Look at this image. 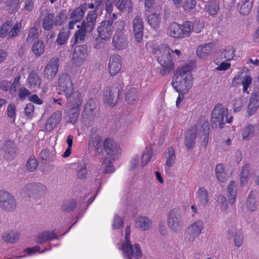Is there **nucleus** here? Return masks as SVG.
Returning a JSON list of instances; mask_svg holds the SVG:
<instances>
[{
    "instance_id": "f257e3e1",
    "label": "nucleus",
    "mask_w": 259,
    "mask_h": 259,
    "mask_svg": "<svg viewBox=\"0 0 259 259\" xmlns=\"http://www.w3.org/2000/svg\"><path fill=\"white\" fill-rule=\"evenodd\" d=\"M145 47L148 51L157 55V61L160 65L159 72L161 76L168 75L174 70L175 63L171 59V52L172 51L168 45L162 44L157 45L153 41H148Z\"/></svg>"
},
{
    "instance_id": "f03ea898",
    "label": "nucleus",
    "mask_w": 259,
    "mask_h": 259,
    "mask_svg": "<svg viewBox=\"0 0 259 259\" xmlns=\"http://www.w3.org/2000/svg\"><path fill=\"white\" fill-rule=\"evenodd\" d=\"M174 76L175 80L171 82L172 87L181 95L187 94L193 85V77L190 66L186 65L178 68Z\"/></svg>"
},
{
    "instance_id": "7ed1b4c3",
    "label": "nucleus",
    "mask_w": 259,
    "mask_h": 259,
    "mask_svg": "<svg viewBox=\"0 0 259 259\" xmlns=\"http://www.w3.org/2000/svg\"><path fill=\"white\" fill-rule=\"evenodd\" d=\"M131 227L127 226L125 230V241L121 244V250L124 256L126 259H132L134 257L136 259H139L142 256V252L140 245L135 243L132 245L130 239Z\"/></svg>"
},
{
    "instance_id": "20e7f679",
    "label": "nucleus",
    "mask_w": 259,
    "mask_h": 259,
    "mask_svg": "<svg viewBox=\"0 0 259 259\" xmlns=\"http://www.w3.org/2000/svg\"><path fill=\"white\" fill-rule=\"evenodd\" d=\"M228 109L220 103H218L214 107L211 114V123L212 127L219 126L222 128L225 124L230 123L232 121L233 116L228 117Z\"/></svg>"
},
{
    "instance_id": "39448f33",
    "label": "nucleus",
    "mask_w": 259,
    "mask_h": 259,
    "mask_svg": "<svg viewBox=\"0 0 259 259\" xmlns=\"http://www.w3.org/2000/svg\"><path fill=\"white\" fill-rule=\"evenodd\" d=\"M193 29L191 21H186L182 25L173 22L168 25L167 33L168 35L175 38H183L190 35Z\"/></svg>"
},
{
    "instance_id": "423d86ee",
    "label": "nucleus",
    "mask_w": 259,
    "mask_h": 259,
    "mask_svg": "<svg viewBox=\"0 0 259 259\" xmlns=\"http://www.w3.org/2000/svg\"><path fill=\"white\" fill-rule=\"evenodd\" d=\"M122 88V85L119 83H115L111 87L106 88L104 96L105 103L112 107L114 106L120 97Z\"/></svg>"
},
{
    "instance_id": "0eeeda50",
    "label": "nucleus",
    "mask_w": 259,
    "mask_h": 259,
    "mask_svg": "<svg viewBox=\"0 0 259 259\" xmlns=\"http://www.w3.org/2000/svg\"><path fill=\"white\" fill-rule=\"evenodd\" d=\"M12 22L7 21L5 22L0 28V36L5 37L8 35V38L15 37L20 32L21 28V23H16L13 27Z\"/></svg>"
},
{
    "instance_id": "6e6552de",
    "label": "nucleus",
    "mask_w": 259,
    "mask_h": 259,
    "mask_svg": "<svg viewBox=\"0 0 259 259\" xmlns=\"http://www.w3.org/2000/svg\"><path fill=\"white\" fill-rule=\"evenodd\" d=\"M58 94L66 95L74 89L71 77L66 73H62L58 80Z\"/></svg>"
},
{
    "instance_id": "1a4fd4ad",
    "label": "nucleus",
    "mask_w": 259,
    "mask_h": 259,
    "mask_svg": "<svg viewBox=\"0 0 259 259\" xmlns=\"http://www.w3.org/2000/svg\"><path fill=\"white\" fill-rule=\"evenodd\" d=\"M0 206L7 211H13L16 207V201L10 193L1 190L0 191Z\"/></svg>"
},
{
    "instance_id": "9d476101",
    "label": "nucleus",
    "mask_w": 259,
    "mask_h": 259,
    "mask_svg": "<svg viewBox=\"0 0 259 259\" xmlns=\"http://www.w3.org/2000/svg\"><path fill=\"white\" fill-rule=\"evenodd\" d=\"M97 102L93 99H89L85 104L82 112V117L84 120L93 121L96 116Z\"/></svg>"
},
{
    "instance_id": "9b49d317",
    "label": "nucleus",
    "mask_w": 259,
    "mask_h": 259,
    "mask_svg": "<svg viewBox=\"0 0 259 259\" xmlns=\"http://www.w3.org/2000/svg\"><path fill=\"white\" fill-rule=\"evenodd\" d=\"M114 27L112 21L106 20L101 22L100 25L97 27V32L99 37L103 40L109 39L113 33Z\"/></svg>"
},
{
    "instance_id": "f8f14e48",
    "label": "nucleus",
    "mask_w": 259,
    "mask_h": 259,
    "mask_svg": "<svg viewBox=\"0 0 259 259\" xmlns=\"http://www.w3.org/2000/svg\"><path fill=\"white\" fill-rule=\"evenodd\" d=\"M67 100V105L68 108L80 107L82 101L81 93L74 89L64 95Z\"/></svg>"
},
{
    "instance_id": "ddd939ff",
    "label": "nucleus",
    "mask_w": 259,
    "mask_h": 259,
    "mask_svg": "<svg viewBox=\"0 0 259 259\" xmlns=\"http://www.w3.org/2000/svg\"><path fill=\"white\" fill-rule=\"evenodd\" d=\"M88 56L87 47L84 45L76 46L73 52V63L76 66H80Z\"/></svg>"
},
{
    "instance_id": "4468645a",
    "label": "nucleus",
    "mask_w": 259,
    "mask_h": 259,
    "mask_svg": "<svg viewBox=\"0 0 259 259\" xmlns=\"http://www.w3.org/2000/svg\"><path fill=\"white\" fill-rule=\"evenodd\" d=\"M204 228V223L198 220L190 226L187 229V238L189 241H193L202 232Z\"/></svg>"
},
{
    "instance_id": "2eb2a0df",
    "label": "nucleus",
    "mask_w": 259,
    "mask_h": 259,
    "mask_svg": "<svg viewBox=\"0 0 259 259\" xmlns=\"http://www.w3.org/2000/svg\"><path fill=\"white\" fill-rule=\"evenodd\" d=\"M59 59L53 58L46 65L44 70V76L47 79H53L57 74L59 68Z\"/></svg>"
},
{
    "instance_id": "dca6fc26",
    "label": "nucleus",
    "mask_w": 259,
    "mask_h": 259,
    "mask_svg": "<svg viewBox=\"0 0 259 259\" xmlns=\"http://www.w3.org/2000/svg\"><path fill=\"white\" fill-rule=\"evenodd\" d=\"M88 149L89 150H94L96 156L100 155L103 151V142L99 135L90 136L89 139Z\"/></svg>"
},
{
    "instance_id": "f3484780",
    "label": "nucleus",
    "mask_w": 259,
    "mask_h": 259,
    "mask_svg": "<svg viewBox=\"0 0 259 259\" xmlns=\"http://www.w3.org/2000/svg\"><path fill=\"white\" fill-rule=\"evenodd\" d=\"M104 150L110 158L114 159V155L120 151L119 146L112 139L106 138L103 141Z\"/></svg>"
},
{
    "instance_id": "a211bd4d",
    "label": "nucleus",
    "mask_w": 259,
    "mask_h": 259,
    "mask_svg": "<svg viewBox=\"0 0 259 259\" xmlns=\"http://www.w3.org/2000/svg\"><path fill=\"white\" fill-rule=\"evenodd\" d=\"M122 67L121 56L118 55H112L108 63V72L112 76L116 75L120 70Z\"/></svg>"
},
{
    "instance_id": "6ab92c4d",
    "label": "nucleus",
    "mask_w": 259,
    "mask_h": 259,
    "mask_svg": "<svg viewBox=\"0 0 259 259\" xmlns=\"http://www.w3.org/2000/svg\"><path fill=\"white\" fill-rule=\"evenodd\" d=\"M133 30L137 41L140 42L143 37L144 23L139 16L135 17L133 20Z\"/></svg>"
},
{
    "instance_id": "aec40b11",
    "label": "nucleus",
    "mask_w": 259,
    "mask_h": 259,
    "mask_svg": "<svg viewBox=\"0 0 259 259\" xmlns=\"http://www.w3.org/2000/svg\"><path fill=\"white\" fill-rule=\"evenodd\" d=\"M45 190L46 187L44 185L30 184L23 188L21 194L23 197L26 198L28 195V197L30 198L32 194L33 195L34 194H40V191H43Z\"/></svg>"
},
{
    "instance_id": "412c9836",
    "label": "nucleus",
    "mask_w": 259,
    "mask_h": 259,
    "mask_svg": "<svg viewBox=\"0 0 259 259\" xmlns=\"http://www.w3.org/2000/svg\"><path fill=\"white\" fill-rule=\"evenodd\" d=\"M181 218L179 216V210L175 208L172 209L168 217V225L170 228L177 230L181 226Z\"/></svg>"
},
{
    "instance_id": "4be33fe9",
    "label": "nucleus",
    "mask_w": 259,
    "mask_h": 259,
    "mask_svg": "<svg viewBox=\"0 0 259 259\" xmlns=\"http://www.w3.org/2000/svg\"><path fill=\"white\" fill-rule=\"evenodd\" d=\"M197 133V128L196 125L191 126L187 130L185 135V144L188 149H191L194 147Z\"/></svg>"
},
{
    "instance_id": "5701e85b",
    "label": "nucleus",
    "mask_w": 259,
    "mask_h": 259,
    "mask_svg": "<svg viewBox=\"0 0 259 259\" xmlns=\"http://www.w3.org/2000/svg\"><path fill=\"white\" fill-rule=\"evenodd\" d=\"M62 118V113L60 111H56L47 120L45 130L48 132L52 131L60 122Z\"/></svg>"
},
{
    "instance_id": "b1692460",
    "label": "nucleus",
    "mask_w": 259,
    "mask_h": 259,
    "mask_svg": "<svg viewBox=\"0 0 259 259\" xmlns=\"http://www.w3.org/2000/svg\"><path fill=\"white\" fill-rule=\"evenodd\" d=\"M112 44L116 49L121 50L126 48L128 41L124 35L117 32L113 37Z\"/></svg>"
},
{
    "instance_id": "393cba45",
    "label": "nucleus",
    "mask_w": 259,
    "mask_h": 259,
    "mask_svg": "<svg viewBox=\"0 0 259 259\" xmlns=\"http://www.w3.org/2000/svg\"><path fill=\"white\" fill-rule=\"evenodd\" d=\"M77 28H78L74 33V44H76L78 42H82L85 38L87 33L91 32L92 31L87 30L85 26V21H83L81 25H78Z\"/></svg>"
},
{
    "instance_id": "a878e982",
    "label": "nucleus",
    "mask_w": 259,
    "mask_h": 259,
    "mask_svg": "<svg viewBox=\"0 0 259 259\" xmlns=\"http://www.w3.org/2000/svg\"><path fill=\"white\" fill-rule=\"evenodd\" d=\"M44 16L42 19V26L46 30H51L54 23V15L53 13H50L47 10L42 11L41 17Z\"/></svg>"
},
{
    "instance_id": "bb28decb",
    "label": "nucleus",
    "mask_w": 259,
    "mask_h": 259,
    "mask_svg": "<svg viewBox=\"0 0 259 259\" xmlns=\"http://www.w3.org/2000/svg\"><path fill=\"white\" fill-rule=\"evenodd\" d=\"M252 0H239L237 7L238 11L241 15H248L252 9Z\"/></svg>"
},
{
    "instance_id": "cd10ccee",
    "label": "nucleus",
    "mask_w": 259,
    "mask_h": 259,
    "mask_svg": "<svg viewBox=\"0 0 259 259\" xmlns=\"http://www.w3.org/2000/svg\"><path fill=\"white\" fill-rule=\"evenodd\" d=\"M4 156L7 159L13 158L16 153V147L13 141H7L3 146Z\"/></svg>"
},
{
    "instance_id": "c85d7f7f",
    "label": "nucleus",
    "mask_w": 259,
    "mask_h": 259,
    "mask_svg": "<svg viewBox=\"0 0 259 259\" xmlns=\"http://www.w3.org/2000/svg\"><path fill=\"white\" fill-rule=\"evenodd\" d=\"M27 82L31 89H39L41 83V80L38 74L34 71L30 72L27 78Z\"/></svg>"
},
{
    "instance_id": "c756f323",
    "label": "nucleus",
    "mask_w": 259,
    "mask_h": 259,
    "mask_svg": "<svg viewBox=\"0 0 259 259\" xmlns=\"http://www.w3.org/2000/svg\"><path fill=\"white\" fill-rule=\"evenodd\" d=\"M57 238L55 231H45L40 233L36 237V242L39 244H43L49 240H53Z\"/></svg>"
},
{
    "instance_id": "7c9ffc66",
    "label": "nucleus",
    "mask_w": 259,
    "mask_h": 259,
    "mask_svg": "<svg viewBox=\"0 0 259 259\" xmlns=\"http://www.w3.org/2000/svg\"><path fill=\"white\" fill-rule=\"evenodd\" d=\"M98 15L97 10H93L90 11L87 16L85 21V26L88 30L92 31L94 30Z\"/></svg>"
},
{
    "instance_id": "2f4dec72",
    "label": "nucleus",
    "mask_w": 259,
    "mask_h": 259,
    "mask_svg": "<svg viewBox=\"0 0 259 259\" xmlns=\"http://www.w3.org/2000/svg\"><path fill=\"white\" fill-rule=\"evenodd\" d=\"M219 9V5L215 0L207 1L204 6V11L209 15L212 16L217 15Z\"/></svg>"
},
{
    "instance_id": "473e14b6",
    "label": "nucleus",
    "mask_w": 259,
    "mask_h": 259,
    "mask_svg": "<svg viewBox=\"0 0 259 259\" xmlns=\"http://www.w3.org/2000/svg\"><path fill=\"white\" fill-rule=\"evenodd\" d=\"M137 227L142 230H148L151 227V221L148 218L144 216L139 217L135 222Z\"/></svg>"
},
{
    "instance_id": "72a5a7b5",
    "label": "nucleus",
    "mask_w": 259,
    "mask_h": 259,
    "mask_svg": "<svg viewBox=\"0 0 259 259\" xmlns=\"http://www.w3.org/2000/svg\"><path fill=\"white\" fill-rule=\"evenodd\" d=\"M197 199L198 205L205 206L208 202V194L207 191L203 187L200 188L197 192Z\"/></svg>"
},
{
    "instance_id": "f704fd0d",
    "label": "nucleus",
    "mask_w": 259,
    "mask_h": 259,
    "mask_svg": "<svg viewBox=\"0 0 259 259\" xmlns=\"http://www.w3.org/2000/svg\"><path fill=\"white\" fill-rule=\"evenodd\" d=\"M236 193L237 186L236 182L231 181L228 186L227 189V196L231 204H233L236 200Z\"/></svg>"
},
{
    "instance_id": "c9c22d12",
    "label": "nucleus",
    "mask_w": 259,
    "mask_h": 259,
    "mask_svg": "<svg viewBox=\"0 0 259 259\" xmlns=\"http://www.w3.org/2000/svg\"><path fill=\"white\" fill-rule=\"evenodd\" d=\"M139 98L138 90L135 88H131L125 95V101L129 104L133 105L136 103Z\"/></svg>"
},
{
    "instance_id": "e433bc0d",
    "label": "nucleus",
    "mask_w": 259,
    "mask_h": 259,
    "mask_svg": "<svg viewBox=\"0 0 259 259\" xmlns=\"http://www.w3.org/2000/svg\"><path fill=\"white\" fill-rule=\"evenodd\" d=\"M255 130V125L249 124L242 130L241 135L242 140L249 141L254 136Z\"/></svg>"
},
{
    "instance_id": "4c0bfd02",
    "label": "nucleus",
    "mask_w": 259,
    "mask_h": 259,
    "mask_svg": "<svg viewBox=\"0 0 259 259\" xmlns=\"http://www.w3.org/2000/svg\"><path fill=\"white\" fill-rule=\"evenodd\" d=\"M85 10L86 8L83 5L75 8L71 13V19L74 20L75 22H79L82 19Z\"/></svg>"
},
{
    "instance_id": "58836bf2",
    "label": "nucleus",
    "mask_w": 259,
    "mask_h": 259,
    "mask_svg": "<svg viewBox=\"0 0 259 259\" xmlns=\"http://www.w3.org/2000/svg\"><path fill=\"white\" fill-rule=\"evenodd\" d=\"M259 107V97L257 95H254L250 99L249 103L247 107V111L249 115L254 114Z\"/></svg>"
},
{
    "instance_id": "ea45409f",
    "label": "nucleus",
    "mask_w": 259,
    "mask_h": 259,
    "mask_svg": "<svg viewBox=\"0 0 259 259\" xmlns=\"http://www.w3.org/2000/svg\"><path fill=\"white\" fill-rule=\"evenodd\" d=\"M214 45L212 43L206 44L203 46H199L196 50V54L199 57H204L210 53Z\"/></svg>"
},
{
    "instance_id": "a19ab883",
    "label": "nucleus",
    "mask_w": 259,
    "mask_h": 259,
    "mask_svg": "<svg viewBox=\"0 0 259 259\" xmlns=\"http://www.w3.org/2000/svg\"><path fill=\"white\" fill-rule=\"evenodd\" d=\"M115 5L120 11H132V4L131 0H115Z\"/></svg>"
},
{
    "instance_id": "79ce46f5",
    "label": "nucleus",
    "mask_w": 259,
    "mask_h": 259,
    "mask_svg": "<svg viewBox=\"0 0 259 259\" xmlns=\"http://www.w3.org/2000/svg\"><path fill=\"white\" fill-rule=\"evenodd\" d=\"M45 47L44 42L40 40L35 41L32 46L31 50L35 56L40 57L45 52Z\"/></svg>"
},
{
    "instance_id": "37998d69",
    "label": "nucleus",
    "mask_w": 259,
    "mask_h": 259,
    "mask_svg": "<svg viewBox=\"0 0 259 259\" xmlns=\"http://www.w3.org/2000/svg\"><path fill=\"white\" fill-rule=\"evenodd\" d=\"M70 31L66 28H62L59 32L56 42L60 45H63L65 44L69 38Z\"/></svg>"
},
{
    "instance_id": "c03bdc74",
    "label": "nucleus",
    "mask_w": 259,
    "mask_h": 259,
    "mask_svg": "<svg viewBox=\"0 0 259 259\" xmlns=\"http://www.w3.org/2000/svg\"><path fill=\"white\" fill-rule=\"evenodd\" d=\"M147 20L149 25L153 28L156 29L159 27L161 19L159 14L154 13L148 16Z\"/></svg>"
},
{
    "instance_id": "a18cd8bd",
    "label": "nucleus",
    "mask_w": 259,
    "mask_h": 259,
    "mask_svg": "<svg viewBox=\"0 0 259 259\" xmlns=\"http://www.w3.org/2000/svg\"><path fill=\"white\" fill-rule=\"evenodd\" d=\"M235 50L233 47H228L224 50L221 54V59L229 61L233 59L235 56Z\"/></svg>"
},
{
    "instance_id": "49530a36",
    "label": "nucleus",
    "mask_w": 259,
    "mask_h": 259,
    "mask_svg": "<svg viewBox=\"0 0 259 259\" xmlns=\"http://www.w3.org/2000/svg\"><path fill=\"white\" fill-rule=\"evenodd\" d=\"M215 173L217 179L221 182L224 183L227 181V178L224 171V165L223 164L219 163L216 165Z\"/></svg>"
},
{
    "instance_id": "de8ad7c7",
    "label": "nucleus",
    "mask_w": 259,
    "mask_h": 259,
    "mask_svg": "<svg viewBox=\"0 0 259 259\" xmlns=\"http://www.w3.org/2000/svg\"><path fill=\"white\" fill-rule=\"evenodd\" d=\"M80 107L68 108V117L71 122L75 123L80 113Z\"/></svg>"
},
{
    "instance_id": "09e8293b",
    "label": "nucleus",
    "mask_w": 259,
    "mask_h": 259,
    "mask_svg": "<svg viewBox=\"0 0 259 259\" xmlns=\"http://www.w3.org/2000/svg\"><path fill=\"white\" fill-rule=\"evenodd\" d=\"M167 154L165 164L168 167H171L174 165L176 159L175 150L172 147L168 148Z\"/></svg>"
},
{
    "instance_id": "8fccbe9b",
    "label": "nucleus",
    "mask_w": 259,
    "mask_h": 259,
    "mask_svg": "<svg viewBox=\"0 0 259 259\" xmlns=\"http://www.w3.org/2000/svg\"><path fill=\"white\" fill-rule=\"evenodd\" d=\"M20 234L17 232H10L4 234L3 238L5 241L13 243L16 242L19 238Z\"/></svg>"
},
{
    "instance_id": "3c124183",
    "label": "nucleus",
    "mask_w": 259,
    "mask_h": 259,
    "mask_svg": "<svg viewBox=\"0 0 259 259\" xmlns=\"http://www.w3.org/2000/svg\"><path fill=\"white\" fill-rule=\"evenodd\" d=\"M76 206V201L74 199L65 201L62 205V209L64 211H72Z\"/></svg>"
},
{
    "instance_id": "603ef678",
    "label": "nucleus",
    "mask_w": 259,
    "mask_h": 259,
    "mask_svg": "<svg viewBox=\"0 0 259 259\" xmlns=\"http://www.w3.org/2000/svg\"><path fill=\"white\" fill-rule=\"evenodd\" d=\"M250 165L246 164L242 168L240 175V183L243 186L247 183V178L249 171Z\"/></svg>"
},
{
    "instance_id": "864d4df0",
    "label": "nucleus",
    "mask_w": 259,
    "mask_h": 259,
    "mask_svg": "<svg viewBox=\"0 0 259 259\" xmlns=\"http://www.w3.org/2000/svg\"><path fill=\"white\" fill-rule=\"evenodd\" d=\"M153 155L152 149L149 148H146V150L143 152L142 156V165L143 166L146 165L151 159Z\"/></svg>"
},
{
    "instance_id": "5fc2aeb1",
    "label": "nucleus",
    "mask_w": 259,
    "mask_h": 259,
    "mask_svg": "<svg viewBox=\"0 0 259 259\" xmlns=\"http://www.w3.org/2000/svg\"><path fill=\"white\" fill-rule=\"evenodd\" d=\"M38 165V162L35 157L31 155L29 157L26 163V168L30 171H34Z\"/></svg>"
},
{
    "instance_id": "6e6d98bb",
    "label": "nucleus",
    "mask_w": 259,
    "mask_h": 259,
    "mask_svg": "<svg viewBox=\"0 0 259 259\" xmlns=\"http://www.w3.org/2000/svg\"><path fill=\"white\" fill-rule=\"evenodd\" d=\"M255 194V191H251L250 193H249L247 201V208L251 211H254L256 209L255 198L253 197V195H254Z\"/></svg>"
},
{
    "instance_id": "4d7b16f0",
    "label": "nucleus",
    "mask_w": 259,
    "mask_h": 259,
    "mask_svg": "<svg viewBox=\"0 0 259 259\" xmlns=\"http://www.w3.org/2000/svg\"><path fill=\"white\" fill-rule=\"evenodd\" d=\"M0 88L3 91L8 92L11 94H14L15 93L10 81L7 80L2 81L0 82Z\"/></svg>"
},
{
    "instance_id": "13d9d810",
    "label": "nucleus",
    "mask_w": 259,
    "mask_h": 259,
    "mask_svg": "<svg viewBox=\"0 0 259 259\" xmlns=\"http://www.w3.org/2000/svg\"><path fill=\"white\" fill-rule=\"evenodd\" d=\"M87 175V168L85 164L80 165L77 171V176L80 179H84L86 178Z\"/></svg>"
},
{
    "instance_id": "bf43d9fd",
    "label": "nucleus",
    "mask_w": 259,
    "mask_h": 259,
    "mask_svg": "<svg viewBox=\"0 0 259 259\" xmlns=\"http://www.w3.org/2000/svg\"><path fill=\"white\" fill-rule=\"evenodd\" d=\"M252 83V78L250 75L246 76L243 78L242 80V84L243 85V91L249 94L248 89Z\"/></svg>"
},
{
    "instance_id": "052dcab7",
    "label": "nucleus",
    "mask_w": 259,
    "mask_h": 259,
    "mask_svg": "<svg viewBox=\"0 0 259 259\" xmlns=\"http://www.w3.org/2000/svg\"><path fill=\"white\" fill-rule=\"evenodd\" d=\"M67 19L66 15L62 12H60L55 17L54 24L56 26L61 25Z\"/></svg>"
},
{
    "instance_id": "680f3d73",
    "label": "nucleus",
    "mask_w": 259,
    "mask_h": 259,
    "mask_svg": "<svg viewBox=\"0 0 259 259\" xmlns=\"http://www.w3.org/2000/svg\"><path fill=\"white\" fill-rule=\"evenodd\" d=\"M38 33L37 29L35 27H31L29 30L27 40V41H31L38 38Z\"/></svg>"
},
{
    "instance_id": "e2e57ef3",
    "label": "nucleus",
    "mask_w": 259,
    "mask_h": 259,
    "mask_svg": "<svg viewBox=\"0 0 259 259\" xmlns=\"http://www.w3.org/2000/svg\"><path fill=\"white\" fill-rule=\"evenodd\" d=\"M34 112V106L31 103L27 104L24 108V114L27 117H32Z\"/></svg>"
},
{
    "instance_id": "0e129e2a",
    "label": "nucleus",
    "mask_w": 259,
    "mask_h": 259,
    "mask_svg": "<svg viewBox=\"0 0 259 259\" xmlns=\"http://www.w3.org/2000/svg\"><path fill=\"white\" fill-rule=\"evenodd\" d=\"M217 201L220 204V207L222 210H226L228 208V203L226 197L222 195H219L217 197Z\"/></svg>"
},
{
    "instance_id": "69168bd1",
    "label": "nucleus",
    "mask_w": 259,
    "mask_h": 259,
    "mask_svg": "<svg viewBox=\"0 0 259 259\" xmlns=\"http://www.w3.org/2000/svg\"><path fill=\"white\" fill-rule=\"evenodd\" d=\"M7 116L10 118H13L14 119L16 117V106L13 103H11L8 105L7 109Z\"/></svg>"
},
{
    "instance_id": "338daca9",
    "label": "nucleus",
    "mask_w": 259,
    "mask_h": 259,
    "mask_svg": "<svg viewBox=\"0 0 259 259\" xmlns=\"http://www.w3.org/2000/svg\"><path fill=\"white\" fill-rule=\"evenodd\" d=\"M243 240V233L241 231L236 232L234 236V244L235 246L239 247H240L242 243Z\"/></svg>"
},
{
    "instance_id": "774afa93",
    "label": "nucleus",
    "mask_w": 259,
    "mask_h": 259,
    "mask_svg": "<svg viewBox=\"0 0 259 259\" xmlns=\"http://www.w3.org/2000/svg\"><path fill=\"white\" fill-rule=\"evenodd\" d=\"M31 93L25 88H21L18 91V96L21 101H24Z\"/></svg>"
}]
</instances>
